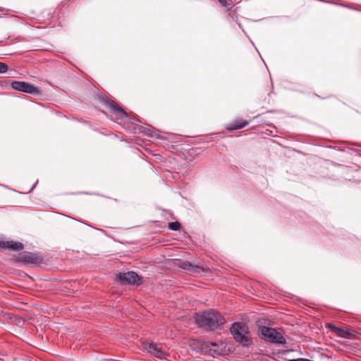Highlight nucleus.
<instances>
[{"instance_id":"7","label":"nucleus","mask_w":361,"mask_h":361,"mask_svg":"<svg viewBox=\"0 0 361 361\" xmlns=\"http://www.w3.org/2000/svg\"><path fill=\"white\" fill-rule=\"evenodd\" d=\"M117 279L122 284H138L140 281L139 276L134 271L120 273L117 275Z\"/></svg>"},{"instance_id":"1","label":"nucleus","mask_w":361,"mask_h":361,"mask_svg":"<svg viewBox=\"0 0 361 361\" xmlns=\"http://www.w3.org/2000/svg\"><path fill=\"white\" fill-rule=\"evenodd\" d=\"M195 323L200 327H204L211 331H214L224 325L225 319L218 312L207 311L197 313Z\"/></svg>"},{"instance_id":"16","label":"nucleus","mask_w":361,"mask_h":361,"mask_svg":"<svg viewBox=\"0 0 361 361\" xmlns=\"http://www.w3.org/2000/svg\"><path fill=\"white\" fill-rule=\"evenodd\" d=\"M221 4L222 6L225 7V8H228L229 6H231L232 3L231 2H228V0H217Z\"/></svg>"},{"instance_id":"11","label":"nucleus","mask_w":361,"mask_h":361,"mask_svg":"<svg viewBox=\"0 0 361 361\" xmlns=\"http://www.w3.org/2000/svg\"><path fill=\"white\" fill-rule=\"evenodd\" d=\"M180 267L187 271L190 274L194 275L207 270V269L203 267L192 264L190 262L187 261L182 262Z\"/></svg>"},{"instance_id":"13","label":"nucleus","mask_w":361,"mask_h":361,"mask_svg":"<svg viewBox=\"0 0 361 361\" xmlns=\"http://www.w3.org/2000/svg\"><path fill=\"white\" fill-rule=\"evenodd\" d=\"M248 124V122L246 121H236L235 123L231 124V126L228 128L230 130H238L244 128Z\"/></svg>"},{"instance_id":"9","label":"nucleus","mask_w":361,"mask_h":361,"mask_svg":"<svg viewBox=\"0 0 361 361\" xmlns=\"http://www.w3.org/2000/svg\"><path fill=\"white\" fill-rule=\"evenodd\" d=\"M326 327L330 329L336 336L343 338H350L353 336V331L336 326L331 323H327Z\"/></svg>"},{"instance_id":"3","label":"nucleus","mask_w":361,"mask_h":361,"mask_svg":"<svg viewBox=\"0 0 361 361\" xmlns=\"http://www.w3.org/2000/svg\"><path fill=\"white\" fill-rule=\"evenodd\" d=\"M259 335H260L262 338L270 343L277 344H285L286 343V340L281 334L272 328L267 326L260 327Z\"/></svg>"},{"instance_id":"5","label":"nucleus","mask_w":361,"mask_h":361,"mask_svg":"<svg viewBox=\"0 0 361 361\" xmlns=\"http://www.w3.org/2000/svg\"><path fill=\"white\" fill-rule=\"evenodd\" d=\"M11 87L15 90L28 94H38L39 93V90L37 87L24 81H13L11 83Z\"/></svg>"},{"instance_id":"15","label":"nucleus","mask_w":361,"mask_h":361,"mask_svg":"<svg viewBox=\"0 0 361 361\" xmlns=\"http://www.w3.org/2000/svg\"><path fill=\"white\" fill-rule=\"evenodd\" d=\"M8 66L3 63V62H0V73H6L7 71H8Z\"/></svg>"},{"instance_id":"12","label":"nucleus","mask_w":361,"mask_h":361,"mask_svg":"<svg viewBox=\"0 0 361 361\" xmlns=\"http://www.w3.org/2000/svg\"><path fill=\"white\" fill-rule=\"evenodd\" d=\"M204 346L205 348L208 349V350L214 354V355H220L221 354V349L219 345L214 342L206 341L204 343Z\"/></svg>"},{"instance_id":"6","label":"nucleus","mask_w":361,"mask_h":361,"mask_svg":"<svg viewBox=\"0 0 361 361\" xmlns=\"http://www.w3.org/2000/svg\"><path fill=\"white\" fill-rule=\"evenodd\" d=\"M104 104L114 114L116 119L122 120L128 117V114L125 110L114 100L106 99Z\"/></svg>"},{"instance_id":"8","label":"nucleus","mask_w":361,"mask_h":361,"mask_svg":"<svg viewBox=\"0 0 361 361\" xmlns=\"http://www.w3.org/2000/svg\"><path fill=\"white\" fill-rule=\"evenodd\" d=\"M145 348L153 356L160 358V359H166L168 355L167 352L164 350L161 347H159L157 343H147L145 344Z\"/></svg>"},{"instance_id":"10","label":"nucleus","mask_w":361,"mask_h":361,"mask_svg":"<svg viewBox=\"0 0 361 361\" xmlns=\"http://www.w3.org/2000/svg\"><path fill=\"white\" fill-rule=\"evenodd\" d=\"M24 245L20 242L14 240H0V250H9L13 251L22 250Z\"/></svg>"},{"instance_id":"4","label":"nucleus","mask_w":361,"mask_h":361,"mask_svg":"<svg viewBox=\"0 0 361 361\" xmlns=\"http://www.w3.org/2000/svg\"><path fill=\"white\" fill-rule=\"evenodd\" d=\"M16 261L25 264H37L42 262V259L37 254L30 252H22L15 256Z\"/></svg>"},{"instance_id":"14","label":"nucleus","mask_w":361,"mask_h":361,"mask_svg":"<svg viewBox=\"0 0 361 361\" xmlns=\"http://www.w3.org/2000/svg\"><path fill=\"white\" fill-rule=\"evenodd\" d=\"M169 228L172 231H178L180 228V224L178 221L169 223Z\"/></svg>"},{"instance_id":"2","label":"nucleus","mask_w":361,"mask_h":361,"mask_svg":"<svg viewBox=\"0 0 361 361\" xmlns=\"http://www.w3.org/2000/svg\"><path fill=\"white\" fill-rule=\"evenodd\" d=\"M230 331L236 342L240 343L243 346H249L252 344L249 328L245 323H233Z\"/></svg>"}]
</instances>
